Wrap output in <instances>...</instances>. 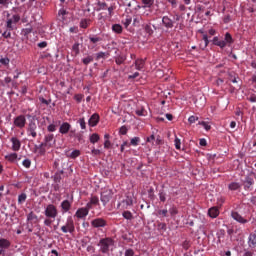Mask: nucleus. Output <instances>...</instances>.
<instances>
[{"label": "nucleus", "instance_id": "nucleus-13", "mask_svg": "<svg viewBox=\"0 0 256 256\" xmlns=\"http://www.w3.org/2000/svg\"><path fill=\"white\" fill-rule=\"evenodd\" d=\"M99 123V114L94 113L90 119L88 120V125L90 127H97V124Z\"/></svg>", "mask_w": 256, "mask_h": 256}, {"label": "nucleus", "instance_id": "nucleus-26", "mask_svg": "<svg viewBox=\"0 0 256 256\" xmlns=\"http://www.w3.org/2000/svg\"><path fill=\"white\" fill-rule=\"evenodd\" d=\"M61 209L64 211V213H67L71 209V202H69V200L62 201Z\"/></svg>", "mask_w": 256, "mask_h": 256}, {"label": "nucleus", "instance_id": "nucleus-5", "mask_svg": "<svg viewBox=\"0 0 256 256\" xmlns=\"http://www.w3.org/2000/svg\"><path fill=\"white\" fill-rule=\"evenodd\" d=\"M232 219L236 221L237 223H240V225H247L251 221L250 216H243L239 212L232 210L231 215Z\"/></svg>", "mask_w": 256, "mask_h": 256}, {"label": "nucleus", "instance_id": "nucleus-9", "mask_svg": "<svg viewBox=\"0 0 256 256\" xmlns=\"http://www.w3.org/2000/svg\"><path fill=\"white\" fill-rule=\"evenodd\" d=\"M91 225L95 229H99L101 227H107V220H105L103 218H96L91 221Z\"/></svg>", "mask_w": 256, "mask_h": 256}, {"label": "nucleus", "instance_id": "nucleus-20", "mask_svg": "<svg viewBox=\"0 0 256 256\" xmlns=\"http://www.w3.org/2000/svg\"><path fill=\"white\" fill-rule=\"evenodd\" d=\"M135 68L137 69V71H143L144 67H145V60L143 59H136L134 62Z\"/></svg>", "mask_w": 256, "mask_h": 256}, {"label": "nucleus", "instance_id": "nucleus-33", "mask_svg": "<svg viewBox=\"0 0 256 256\" xmlns=\"http://www.w3.org/2000/svg\"><path fill=\"white\" fill-rule=\"evenodd\" d=\"M74 138L77 139L78 143H85L83 132H78L74 134Z\"/></svg>", "mask_w": 256, "mask_h": 256}, {"label": "nucleus", "instance_id": "nucleus-36", "mask_svg": "<svg viewBox=\"0 0 256 256\" xmlns=\"http://www.w3.org/2000/svg\"><path fill=\"white\" fill-rule=\"evenodd\" d=\"M89 23H91V20H89V19H82L80 21V27L82 29H87V27H89Z\"/></svg>", "mask_w": 256, "mask_h": 256}, {"label": "nucleus", "instance_id": "nucleus-2", "mask_svg": "<svg viewBox=\"0 0 256 256\" xmlns=\"http://www.w3.org/2000/svg\"><path fill=\"white\" fill-rule=\"evenodd\" d=\"M55 135L53 134H46L44 136L43 143L40 144V154L45 155L47 153V149H52V147H55Z\"/></svg>", "mask_w": 256, "mask_h": 256}, {"label": "nucleus", "instance_id": "nucleus-48", "mask_svg": "<svg viewBox=\"0 0 256 256\" xmlns=\"http://www.w3.org/2000/svg\"><path fill=\"white\" fill-rule=\"evenodd\" d=\"M169 213L172 217H175V215H177V213H179V210H177V207L176 206H172L170 209H169Z\"/></svg>", "mask_w": 256, "mask_h": 256}, {"label": "nucleus", "instance_id": "nucleus-16", "mask_svg": "<svg viewBox=\"0 0 256 256\" xmlns=\"http://www.w3.org/2000/svg\"><path fill=\"white\" fill-rule=\"evenodd\" d=\"M27 221H28V223H30L31 225H33V223H37V221H39V217L37 216V214H35V212L31 211V212L27 215Z\"/></svg>", "mask_w": 256, "mask_h": 256}, {"label": "nucleus", "instance_id": "nucleus-39", "mask_svg": "<svg viewBox=\"0 0 256 256\" xmlns=\"http://www.w3.org/2000/svg\"><path fill=\"white\" fill-rule=\"evenodd\" d=\"M9 5H11V0H0V6L4 9H9Z\"/></svg>", "mask_w": 256, "mask_h": 256}, {"label": "nucleus", "instance_id": "nucleus-55", "mask_svg": "<svg viewBox=\"0 0 256 256\" xmlns=\"http://www.w3.org/2000/svg\"><path fill=\"white\" fill-rule=\"evenodd\" d=\"M174 143H175V147L177 150H180L181 149V139H179L178 137L175 138L174 140Z\"/></svg>", "mask_w": 256, "mask_h": 256}, {"label": "nucleus", "instance_id": "nucleus-43", "mask_svg": "<svg viewBox=\"0 0 256 256\" xmlns=\"http://www.w3.org/2000/svg\"><path fill=\"white\" fill-rule=\"evenodd\" d=\"M28 137H32L33 139L37 138V130H31L27 128Z\"/></svg>", "mask_w": 256, "mask_h": 256}, {"label": "nucleus", "instance_id": "nucleus-11", "mask_svg": "<svg viewBox=\"0 0 256 256\" xmlns=\"http://www.w3.org/2000/svg\"><path fill=\"white\" fill-rule=\"evenodd\" d=\"M69 131H71V124H69V122H63L60 125L59 133H61V135H67Z\"/></svg>", "mask_w": 256, "mask_h": 256}, {"label": "nucleus", "instance_id": "nucleus-44", "mask_svg": "<svg viewBox=\"0 0 256 256\" xmlns=\"http://www.w3.org/2000/svg\"><path fill=\"white\" fill-rule=\"evenodd\" d=\"M140 141H141V138L134 137V138L131 139L130 145H132L133 147H137V145H139Z\"/></svg>", "mask_w": 256, "mask_h": 256}, {"label": "nucleus", "instance_id": "nucleus-59", "mask_svg": "<svg viewBox=\"0 0 256 256\" xmlns=\"http://www.w3.org/2000/svg\"><path fill=\"white\" fill-rule=\"evenodd\" d=\"M90 43H99V41H101V37H89Z\"/></svg>", "mask_w": 256, "mask_h": 256}, {"label": "nucleus", "instance_id": "nucleus-45", "mask_svg": "<svg viewBox=\"0 0 256 256\" xmlns=\"http://www.w3.org/2000/svg\"><path fill=\"white\" fill-rule=\"evenodd\" d=\"M199 125H202V127H204V129L206 131H211V125H209L208 122H205V121H201V122H198Z\"/></svg>", "mask_w": 256, "mask_h": 256}, {"label": "nucleus", "instance_id": "nucleus-46", "mask_svg": "<svg viewBox=\"0 0 256 256\" xmlns=\"http://www.w3.org/2000/svg\"><path fill=\"white\" fill-rule=\"evenodd\" d=\"M27 129L37 131V123L34 120L30 121Z\"/></svg>", "mask_w": 256, "mask_h": 256}, {"label": "nucleus", "instance_id": "nucleus-27", "mask_svg": "<svg viewBox=\"0 0 256 256\" xmlns=\"http://www.w3.org/2000/svg\"><path fill=\"white\" fill-rule=\"evenodd\" d=\"M112 31L117 35H121V33H123V26H121V24H114L112 25Z\"/></svg>", "mask_w": 256, "mask_h": 256}, {"label": "nucleus", "instance_id": "nucleus-32", "mask_svg": "<svg viewBox=\"0 0 256 256\" xmlns=\"http://www.w3.org/2000/svg\"><path fill=\"white\" fill-rule=\"evenodd\" d=\"M89 139H90V143L95 145V143H98V141H99V139H101V137H99V134L93 133L92 135H90Z\"/></svg>", "mask_w": 256, "mask_h": 256}, {"label": "nucleus", "instance_id": "nucleus-41", "mask_svg": "<svg viewBox=\"0 0 256 256\" xmlns=\"http://www.w3.org/2000/svg\"><path fill=\"white\" fill-rule=\"evenodd\" d=\"M203 41H204V46H201L202 50L207 49V47H209V37L207 36V34L203 35Z\"/></svg>", "mask_w": 256, "mask_h": 256}, {"label": "nucleus", "instance_id": "nucleus-12", "mask_svg": "<svg viewBox=\"0 0 256 256\" xmlns=\"http://www.w3.org/2000/svg\"><path fill=\"white\" fill-rule=\"evenodd\" d=\"M87 215H89L88 208H79L75 213V217H77L78 219H83L87 217Z\"/></svg>", "mask_w": 256, "mask_h": 256}, {"label": "nucleus", "instance_id": "nucleus-24", "mask_svg": "<svg viewBox=\"0 0 256 256\" xmlns=\"http://www.w3.org/2000/svg\"><path fill=\"white\" fill-rule=\"evenodd\" d=\"M229 191H239L241 189V184L239 182H231L228 184Z\"/></svg>", "mask_w": 256, "mask_h": 256}, {"label": "nucleus", "instance_id": "nucleus-25", "mask_svg": "<svg viewBox=\"0 0 256 256\" xmlns=\"http://www.w3.org/2000/svg\"><path fill=\"white\" fill-rule=\"evenodd\" d=\"M108 6L106 2L98 0L96 11H107Z\"/></svg>", "mask_w": 256, "mask_h": 256}, {"label": "nucleus", "instance_id": "nucleus-49", "mask_svg": "<svg viewBox=\"0 0 256 256\" xmlns=\"http://www.w3.org/2000/svg\"><path fill=\"white\" fill-rule=\"evenodd\" d=\"M81 155V151L79 150H73L70 154L71 159H77Z\"/></svg>", "mask_w": 256, "mask_h": 256}, {"label": "nucleus", "instance_id": "nucleus-56", "mask_svg": "<svg viewBox=\"0 0 256 256\" xmlns=\"http://www.w3.org/2000/svg\"><path fill=\"white\" fill-rule=\"evenodd\" d=\"M183 249H185L186 251L189 249V247H191V241L189 240H185L182 244Z\"/></svg>", "mask_w": 256, "mask_h": 256}, {"label": "nucleus", "instance_id": "nucleus-29", "mask_svg": "<svg viewBox=\"0 0 256 256\" xmlns=\"http://www.w3.org/2000/svg\"><path fill=\"white\" fill-rule=\"evenodd\" d=\"M133 23V18L130 15H127L123 20L122 24L124 25L125 29L129 27Z\"/></svg>", "mask_w": 256, "mask_h": 256}, {"label": "nucleus", "instance_id": "nucleus-63", "mask_svg": "<svg viewBox=\"0 0 256 256\" xmlns=\"http://www.w3.org/2000/svg\"><path fill=\"white\" fill-rule=\"evenodd\" d=\"M135 255V251H133V249H127L125 251V256H133Z\"/></svg>", "mask_w": 256, "mask_h": 256}, {"label": "nucleus", "instance_id": "nucleus-15", "mask_svg": "<svg viewBox=\"0 0 256 256\" xmlns=\"http://www.w3.org/2000/svg\"><path fill=\"white\" fill-rule=\"evenodd\" d=\"M212 43L213 45H215L216 47H220V49H225L226 47V43L223 40H220L219 37L215 36L212 39Z\"/></svg>", "mask_w": 256, "mask_h": 256}, {"label": "nucleus", "instance_id": "nucleus-30", "mask_svg": "<svg viewBox=\"0 0 256 256\" xmlns=\"http://www.w3.org/2000/svg\"><path fill=\"white\" fill-rule=\"evenodd\" d=\"M17 153H11L5 156L6 161H9V163H15L17 161Z\"/></svg>", "mask_w": 256, "mask_h": 256}, {"label": "nucleus", "instance_id": "nucleus-3", "mask_svg": "<svg viewBox=\"0 0 256 256\" xmlns=\"http://www.w3.org/2000/svg\"><path fill=\"white\" fill-rule=\"evenodd\" d=\"M115 245V241L113 240V238H102L100 239L99 243H98V247H100V251L101 253L107 254L109 253V251H113V247Z\"/></svg>", "mask_w": 256, "mask_h": 256}, {"label": "nucleus", "instance_id": "nucleus-31", "mask_svg": "<svg viewBox=\"0 0 256 256\" xmlns=\"http://www.w3.org/2000/svg\"><path fill=\"white\" fill-rule=\"evenodd\" d=\"M127 61V56L125 55H120L115 58V63L116 65H123Z\"/></svg>", "mask_w": 256, "mask_h": 256}, {"label": "nucleus", "instance_id": "nucleus-52", "mask_svg": "<svg viewBox=\"0 0 256 256\" xmlns=\"http://www.w3.org/2000/svg\"><path fill=\"white\" fill-rule=\"evenodd\" d=\"M11 31L12 30H8L6 28V31H4L3 34H2V37H4V39H11Z\"/></svg>", "mask_w": 256, "mask_h": 256}, {"label": "nucleus", "instance_id": "nucleus-57", "mask_svg": "<svg viewBox=\"0 0 256 256\" xmlns=\"http://www.w3.org/2000/svg\"><path fill=\"white\" fill-rule=\"evenodd\" d=\"M72 51L75 52V55H79L80 51H79V43H75L73 46H72Z\"/></svg>", "mask_w": 256, "mask_h": 256}, {"label": "nucleus", "instance_id": "nucleus-14", "mask_svg": "<svg viewBox=\"0 0 256 256\" xmlns=\"http://www.w3.org/2000/svg\"><path fill=\"white\" fill-rule=\"evenodd\" d=\"M10 141L12 143V151H19L21 149V141L17 137H12Z\"/></svg>", "mask_w": 256, "mask_h": 256}, {"label": "nucleus", "instance_id": "nucleus-7", "mask_svg": "<svg viewBox=\"0 0 256 256\" xmlns=\"http://www.w3.org/2000/svg\"><path fill=\"white\" fill-rule=\"evenodd\" d=\"M111 199H113V190H111L109 188H105L100 194L101 203H103V205L105 207V205H107V203H109V201H111Z\"/></svg>", "mask_w": 256, "mask_h": 256}, {"label": "nucleus", "instance_id": "nucleus-47", "mask_svg": "<svg viewBox=\"0 0 256 256\" xmlns=\"http://www.w3.org/2000/svg\"><path fill=\"white\" fill-rule=\"evenodd\" d=\"M144 7H152L155 0H142Z\"/></svg>", "mask_w": 256, "mask_h": 256}, {"label": "nucleus", "instance_id": "nucleus-34", "mask_svg": "<svg viewBox=\"0 0 256 256\" xmlns=\"http://www.w3.org/2000/svg\"><path fill=\"white\" fill-rule=\"evenodd\" d=\"M158 196L161 203H165L167 201V193H165V191L160 190Z\"/></svg>", "mask_w": 256, "mask_h": 256}, {"label": "nucleus", "instance_id": "nucleus-8", "mask_svg": "<svg viewBox=\"0 0 256 256\" xmlns=\"http://www.w3.org/2000/svg\"><path fill=\"white\" fill-rule=\"evenodd\" d=\"M27 125V118L25 115H19L14 118V127H18V129H23Z\"/></svg>", "mask_w": 256, "mask_h": 256}, {"label": "nucleus", "instance_id": "nucleus-54", "mask_svg": "<svg viewBox=\"0 0 256 256\" xmlns=\"http://www.w3.org/2000/svg\"><path fill=\"white\" fill-rule=\"evenodd\" d=\"M22 165L26 169H29V167H31V160L30 159H24L23 162H22Z\"/></svg>", "mask_w": 256, "mask_h": 256}, {"label": "nucleus", "instance_id": "nucleus-1", "mask_svg": "<svg viewBox=\"0 0 256 256\" xmlns=\"http://www.w3.org/2000/svg\"><path fill=\"white\" fill-rule=\"evenodd\" d=\"M44 225L46 227H51L53 223H55V219H57V215H59V211L57 210V206L53 204H48L44 210Z\"/></svg>", "mask_w": 256, "mask_h": 256}, {"label": "nucleus", "instance_id": "nucleus-58", "mask_svg": "<svg viewBox=\"0 0 256 256\" xmlns=\"http://www.w3.org/2000/svg\"><path fill=\"white\" fill-rule=\"evenodd\" d=\"M136 115H138V117H145V108L136 110Z\"/></svg>", "mask_w": 256, "mask_h": 256}, {"label": "nucleus", "instance_id": "nucleus-61", "mask_svg": "<svg viewBox=\"0 0 256 256\" xmlns=\"http://www.w3.org/2000/svg\"><path fill=\"white\" fill-rule=\"evenodd\" d=\"M146 141L147 143H152L153 145V143H155V134H152L149 137H147Z\"/></svg>", "mask_w": 256, "mask_h": 256}, {"label": "nucleus", "instance_id": "nucleus-51", "mask_svg": "<svg viewBox=\"0 0 256 256\" xmlns=\"http://www.w3.org/2000/svg\"><path fill=\"white\" fill-rule=\"evenodd\" d=\"M78 123L80 124L81 129H87V123L85 122V118H80L78 120Z\"/></svg>", "mask_w": 256, "mask_h": 256}, {"label": "nucleus", "instance_id": "nucleus-62", "mask_svg": "<svg viewBox=\"0 0 256 256\" xmlns=\"http://www.w3.org/2000/svg\"><path fill=\"white\" fill-rule=\"evenodd\" d=\"M10 61H11V60H9L8 57H6V58H1V59H0V63H1L2 65H9Z\"/></svg>", "mask_w": 256, "mask_h": 256}, {"label": "nucleus", "instance_id": "nucleus-64", "mask_svg": "<svg viewBox=\"0 0 256 256\" xmlns=\"http://www.w3.org/2000/svg\"><path fill=\"white\" fill-rule=\"evenodd\" d=\"M248 101H250V103H256V95L255 94H251L248 97Z\"/></svg>", "mask_w": 256, "mask_h": 256}, {"label": "nucleus", "instance_id": "nucleus-19", "mask_svg": "<svg viewBox=\"0 0 256 256\" xmlns=\"http://www.w3.org/2000/svg\"><path fill=\"white\" fill-rule=\"evenodd\" d=\"M225 43H226V47H231V45H233V43H235V40H233V36H231V33L227 32L225 34V37H224V40H223Z\"/></svg>", "mask_w": 256, "mask_h": 256}, {"label": "nucleus", "instance_id": "nucleus-4", "mask_svg": "<svg viewBox=\"0 0 256 256\" xmlns=\"http://www.w3.org/2000/svg\"><path fill=\"white\" fill-rule=\"evenodd\" d=\"M21 21V16L19 14H14L11 17V14L7 13V20H6V29L8 31H13L15 29V25Z\"/></svg>", "mask_w": 256, "mask_h": 256}, {"label": "nucleus", "instance_id": "nucleus-40", "mask_svg": "<svg viewBox=\"0 0 256 256\" xmlns=\"http://www.w3.org/2000/svg\"><path fill=\"white\" fill-rule=\"evenodd\" d=\"M83 65H89V63H93V56L88 55L86 58L82 59Z\"/></svg>", "mask_w": 256, "mask_h": 256}, {"label": "nucleus", "instance_id": "nucleus-60", "mask_svg": "<svg viewBox=\"0 0 256 256\" xmlns=\"http://www.w3.org/2000/svg\"><path fill=\"white\" fill-rule=\"evenodd\" d=\"M91 155H94V157H97L101 155V150L93 148L91 151Z\"/></svg>", "mask_w": 256, "mask_h": 256}, {"label": "nucleus", "instance_id": "nucleus-6", "mask_svg": "<svg viewBox=\"0 0 256 256\" xmlns=\"http://www.w3.org/2000/svg\"><path fill=\"white\" fill-rule=\"evenodd\" d=\"M62 233H75V221L73 217L69 216L66 219L65 225L61 227Z\"/></svg>", "mask_w": 256, "mask_h": 256}, {"label": "nucleus", "instance_id": "nucleus-37", "mask_svg": "<svg viewBox=\"0 0 256 256\" xmlns=\"http://www.w3.org/2000/svg\"><path fill=\"white\" fill-rule=\"evenodd\" d=\"M122 216L124 217V219H127L128 221H131L133 219V213H131V211H124L122 213Z\"/></svg>", "mask_w": 256, "mask_h": 256}, {"label": "nucleus", "instance_id": "nucleus-18", "mask_svg": "<svg viewBox=\"0 0 256 256\" xmlns=\"http://www.w3.org/2000/svg\"><path fill=\"white\" fill-rule=\"evenodd\" d=\"M208 215L211 217V219H217L219 217V208L212 207L208 210Z\"/></svg>", "mask_w": 256, "mask_h": 256}, {"label": "nucleus", "instance_id": "nucleus-22", "mask_svg": "<svg viewBox=\"0 0 256 256\" xmlns=\"http://www.w3.org/2000/svg\"><path fill=\"white\" fill-rule=\"evenodd\" d=\"M11 247V241L1 238L0 239V249H9Z\"/></svg>", "mask_w": 256, "mask_h": 256}, {"label": "nucleus", "instance_id": "nucleus-17", "mask_svg": "<svg viewBox=\"0 0 256 256\" xmlns=\"http://www.w3.org/2000/svg\"><path fill=\"white\" fill-rule=\"evenodd\" d=\"M162 23L167 29H173V20H171L169 16H164Z\"/></svg>", "mask_w": 256, "mask_h": 256}, {"label": "nucleus", "instance_id": "nucleus-42", "mask_svg": "<svg viewBox=\"0 0 256 256\" xmlns=\"http://www.w3.org/2000/svg\"><path fill=\"white\" fill-rule=\"evenodd\" d=\"M158 217H169V210H158Z\"/></svg>", "mask_w": 256, "mask_h": 256}, {"label": "nucleus", "instance_id": "nucleus-10", "mask_svg": "<svg viewBox=\"0 0 256 256\" xmlns=\"http://www.w3.org/2000/svg\"><path fill=\"white\" fill-rule=\"evenodd\" d=\"M245 191H253V185H255V180L252 177L247 176L243 181Z\"/></svg>", "mask_w": 256, "mask_h": 256}, {"label": "nucleus", "instance_id": "nucleus-53", "mask_svg": "<svg viewBox=\"0 0 256 256\" xmlns=\"http://www.w3.org/2000/svg\"><path fill=\"white\" fill-rule=\"evenodd\" d=\"M90 203L93 204V205H99V197L97 196H92L90 198Z\"/></svg>", "mask_w": 256, "mask_h": 256}, {"label": "nucleus", "instance_id": "nucleus-28", "mask_svg": "<svg viewBox=\"0 0 256 256\" xmlns=\"http://www.w3.org/2000/svg\"><path fill=\"white\" fill-rule=\"evenodd\" d=\"M122 205L124 209H127V207H131V205H133V198L127 196L126 199L122 201Z\"/></svg>", "mask_w": 256, "mask_h": 256}, {"label": "nucleus", "instance_id": "nucleus-23", "mask_svg": "<svg viewBox=\"0 0 256 256\" xmlns=\"http://www.w3.org/2000/svg\"><path fill=\"white\" fill-rule=\"evenodd\" d=\"M109 55V52H98L95 54V60L101 61V59H107Z\"/></svg>", "mask_w": 256, "mask_h": 256}, {"label": "nucleus", "instance_id": "nucleus-21", "mask_svg": "<svg viewBox=\"0 0 256 256\" xmlns=\"http://www.w3.org/2000/svg\"><path fill=\"white\" fill-rule=\"evenodd\" d=\"M249 247H256V230L249 235Z\"/></svg>", "mask_w": 256, "mask_h": 256}, {"label": "nucleus", "instance_id": "nucleus-38", "mask_svg": "<svg viewBox=\"0 0 256 256\" xmlns=\"http://www.w3.org/2000/svg\"><path fill=\"white\" fill-rule=\"evenodd\" d=\"M25 201H27V194L22 193L18 196V203L19 205L25 203Z\"/></svg>", "mask_w": 256, "mask_h": 256}, {"label": "nucleus", "instance_id": "nucleus-35", "mask_svg": "<svg viewBox=\"0 0 256 256\" xmlns=\"http://www.w3.org/2000/svg\"><path fill=\"white\" fill-rule=\"evenodd\" d=\"M144 31L145 33H147V35H149V37H151V35H153L154 33L153 28L151 27V24H146L144 26Z\"/></svg>", "mask_w": 256, "mask_h": 256}, {"label": "nucleus", "instance_id": "nucleus-50", "mask_svg": "<svg viewBox=\"0 0 256 256\" xmlns=\"http://www.w3.org/2000/svg\"><path fill=\"white\" fill-rule=\"evenodd\" d=\"M47 131H49V133H55V131H57V125L55 124L48 125Z\"/></svg>", "mask_w": 256, "mask_h": 256}]
</instances>
